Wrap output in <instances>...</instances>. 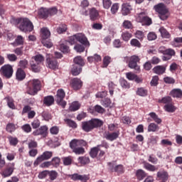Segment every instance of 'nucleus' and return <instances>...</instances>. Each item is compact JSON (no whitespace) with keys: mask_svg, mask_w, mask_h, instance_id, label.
Instances as JSON below:
<instances>
[{"mask_svg":"<svg viewBox=\"0 0 182 182\" xmlns=\"http://www.w3.org/2000/svg\"><path fill=\"white\" fill-rule=\"evenodd\" d=\"M70 148L75 154H85V148L87 146V142L83 139H74L69 143Z\"/></svg>","mask_w":182,"mask_h":182,"instance_id":"f257e3e1","label":"nucleus"},{"mask_svg":"<svg viewBox=\"0 0 182 182\" xmlns=\"http://www.w3.org/2000/svg\"><path fill=\"white\" fill-rule=\"evenodd\" d=\"M42 90V82L39 79H33L28 82L27 93L31 96H35L38 95V92Z\"/></svg>","mask_w":182,"mask_h":182,"instance_id":"f03ea898","label":"nucleus"},{"mask_svg":"<svg viewBox=\"0 0 182 182\" xmlns=\"http://www.w3.org/2000/svg\"><path fill=\"white\" fill-rule=\"evenodd\" d=\"M103 126V122L99 119H92L90 121H85L82 122V129L84 132L89 133L92 132L93 129L97 127H102Z\"/></svg>","mask_w":182,"mask_h":182,"instance_id":"7ed1b4c3","label":"nucleus"},{"mask_svg":"<svg viewBox=\"0 0 182 182\" xmlns=\"http://www.w3.org/2000/svg\"><path fill=\"white\" fill-rule=\"evenodd\" d=\"M18 28L21 32H32L33 31V24L30 19L26 18H20L18 19Z\"/></svg>","mask_w":182,"mask_h":182,"instance_id":"20e7f679","label":"nucleus"},{"mask_svg":"<svg viewBox=\"0 0 182 182\" xmlns=\"http://www.w3.org/2000/svg\"><path fill=\"white\" fill-rule=\"evenodd\" d=\"M154 11L159 14V17L161 21H167L168 19V9L163 3H159L154 6Z\"/></svg>","mask_w":182,"mask_h":182,"instance_id":"39448f33","label":"nucleus"},{"mask_svg":"<svg viewBox=\"0 0 182 182\" xmlns=\"http://www.w3.org/2000/svg\"><path fill=\"white\" fill-rule=\"evenodd\" d=\"M0 75L5 79H11L14 75V67L11 64H6L1 67Z\"/></svg>","mask_w":182,"mask_h":182,"instance_id":"423d86ee","label":"nucleus"},{"mask_svg":"<svg viewBox=\"0 0 182 182\" xmlns=\"http://www.w3.org/2000/svg\"><path fill=\"white\" fill-rule=\"evenodd\" d=\"M136 22H139L140 23H142V25H144L145 26H150L151 23H153V21H151V18L147 16L145 12H141L136 15Z\"/></svg>","mask_w":182,"mask_h":182,"instance_id":"0eeeda50","label":"nucleus"},{"mask_svg":"<svg viewBox=\"0 0 182 182\" xmlns=\"http://www.w3.org/2000/svg\"><path fill=\"white\" fill-rule=\"evenodd\" d=\"M66 96V93L65 92V90L63 89H60L57 91L55 100L60 106H62L63 109L66 107V102L65 100V97Z\"/></svg>","mask_w":182,"mask_h":182,"instance_id":"6e6552de","label":"nucleus"},{"mask_svg":"<svg viewBox=\"0 0 182 182\" xmlns=\"http://www.w3.org/2000/svg\"><path fill=\"white\" fill-rule=\"evenodd\" d=\"M53 156V152L46 151L43 153L42 155L38 156L34 161V166H39L42 161H45V160H49Z\"/></svg>","mask_w":182,"mask_h":182,"instance_id":"1a4fd4ad","label":"nucleus"},{"mask_svg":"<svg viewBox=\"0 0 182 182\" xmlns=\"http://www.w3.org/2000/svg\"><path fill=\"white\" fill-rule=\"evenodd\" d=\"M14 171H15V163H10L2 171L1 176L4 178H6V177H11V174H14Z\"/></svg>","mask_w":182,"mask_h":182,"instance_id":"9d476101","label":"nucleus"},{"mask_svg":"<svg viewBox=\"0 0 182 182\" xmlns=\"http://www.w3.org/2000/svg\"><path fill=\"white\" fill-rule=\"evenodd\" d=\"M140 62V58L137 55H132L130 57L129 63H128L130 69H134L135 70H140V66L137 65V63Z\"/></svg>","mask_w":182,"mask_h":182,"instance_id":"9b49d317","label":"nucleus"},{"mask_svg":"<svg viewBox=\"0 0 182 182\" xmlns=\"http://www.w3.org/2000/svg\"><path fill=\"white\" fill-rule=\"evenodd\" d=\"M46 66L49 69L55 70V69H58L59 68V63H58V60L55 57H48L46 58Z\"/></svg>","mask_w":182,"mask_h":182,"instance_id":"f8f14e48","label":"nucleus"},{"mask_svg":"<svg viewBox=\"0 0 182 182\" xmlns=\"http://www.w3.org/2000/svg\"><path fill=\"white\" fill-rule=\"evenodd\" d=\"M100 147H105V149H108L109 144H107V142H105L102 144L97 145V146L91 149L90 151V157H92V159H95V157H97V154H99V150H100Z\"/></svg>","mask_w":182,"mask_h":182,"instance_id":"ddd939ff","label":"nucleus"},{"mask_svg":"<svg viewBox=\"0 0 182 182\" xmlns=\"http://www.w3.org/2000/svg\"><path fill=\"white\" fill-rule=\"evenodd\" d=\"M48 126L43 125L40 128L36 129L33 132V136H43V137H46L48 136Z\"/></svg>","mask_w":182,"mask_h":182,"instance_id":"4468645a","label":"nucleus"},{"mask_svg":"<svg viewBox=\"0 0 182 182\" xmlns=\"http://www.w3.org/2000/svg\"><path fill=\"white\" fill-rule=\"evenodd\" d=\"M70 86L73 90H80L83 86V82L80 79L75 77L71 80Z\"/></svg>","mask_w":182,"mask_h":182,"instance_id":"2eb2a0df","label":"nucleus"},{"mask_svg":"<svg viewBox=\"0 0 182 182\" xmlns=\"http://www.w3.org/2000/svg\"><path fill=\"white\" fill-rule=\"evenodd\" d=\"M77 42L81 43L84 46H90V43L87 40V37L83 33H76Z\"/></svg>","mask_w":182,"mask_h":182,"instance_id":"dca6fc26","label":"nucleus"},{"mask_svg":"<svg viewBox=\"0 0 182 182\" xmlns=\"http://www.w3.org/2000/svg\"><path fill=\"white\" fill-rule=\"evenodd\" d=\"M164 56H162V60L167 61L170 60L173 56H176V50H174L173 48H168L166 49L165 51H163Z\"/></svg>","mask_w":182,"mask_h":182,"instance_id":"f3484780","label":"nucleus"},{"mask_svg":"<svg viewBox=\"0 0 182 182\" xmlns=\"http://www.w3.org/2000/svg\"><path fill=\"white\" fill-rule=\"evenodd\" d=\"M70 178L73 180V181H87L89 180V177L86 175H79L78 173H74L72 175H69Z\"/></svg>","mask_w":182,"mask_h":182,"instance_id":"a211bd4d","label":"nucleus"},{"mask_svg":"<svg viewBox=\"0 0 182 182\" xmlns=\"http://www.w3.org/2000/svg\"><path fill=\"white\" fill-rule=\"evenodd\" d=\"M132 11V5L129 3H124L122 5V14L124 16H127Z\"/></svg>","mask_w":182,"mask_h":182,"instance_id":"6ab92c4d","label":"nucleus"},{"mask_svg":"<svg viewBox=\"0 0 182 182\" xmlns=\"http://www.w3.org/2000/svg\"><path fill=\"white\" fill-rule=\"evenodd\" d=\"M30 65H31L32 72H34V73H39V72H41V70L42 69V65L38 63H36L33 60H31L30 62Z\"/></svg>","mask_w":182,"mask_h":182,"instance_id":"aec40b11","label":"nucleus"},{"mask_svg":"<svg viewBox=\"0 0 182 182\" xmlns=\"http://www.w3.org/2000/svg\"><path fill=\"white\" fill-rule=\"evenodd\" d=\"M70 72L73 76H78V75L82 73V67L80 65L73 64L72 65Z\"/></svg>","mask_w":182,"mask_h":182,"instance_id":"412c9836","label":"nucleus"},{"mask_svg":"<svg viewBox=\"0 0 182 182\" xmlns=\"http://www.w3.org/2000/svg\"><path fill=\"white\" fill-rule=\"evenodd\" d=\"M90 19L91 21H97V19H99V11L95 8L90 9Z\"/></svg>","mask_w":182,"mask_h":182,"instance_id":"4be33fe9","label":"nucleus"},{"mask_svg":"<svg viewBox=\"0 0 182 182\" xmlns=\"http://www.w3.org/2000/svg\"><path fill=\"white\" fill-rule=\"evenodd\" d=\"M25 77H26V73H25V71L22 70V68H18L16 73V78L17 80L22 81Z\"/></svg>","mask_w":182,"mask_h":182,"instance_id":"5701e85b","label":"nucleus"},{"mask_svg":"<svg viewBox=\"0 0 182 182\" xmlns=\"http://www.w3.org/2000/svg\"><path fill=\"white\" fill-rule=\"evenodd\" d=\"M136 177L137 180L141 181V180H144V178L147 177V173H146L143 169H138L136 171Z\"/></svg>","mask_w":182,"mask_h":182,"instance_id":"b1692460","label":"nucleus"},{"mask_svg":"<svg viewBox=\"0 0 182 182\" xmlns=\"http://www.w3.org/2000/svg\"><path fill=\"white\" fill-rule=\"evenodd\" d=\"M170 96L172 97H176L177 99H181L182 97V90L181 89H173L170 92Z\"/></svg>","mask_w":182,"mask_h":182,"instance_id":"393cba45","label":"nucleus"},{"mask_svg":"<svg viewBox=\"0 0 182 182\" xmlns=\"http://www.w3.org/2000/svg\"><path fill=\"white\" fill-rule=\"evenodd\" d=\"M50 38V31L48 28H41V41H45Z\"/></svg>","mask_w":182,"mask_h":182,"instance_id":"a878e982","label":"nucleus"},{"mask_svg":"<svg viewBox=\"0 0 182 182\" xmlns=\"http://www.w3.org/2000/svg\"><path fill=\"white\" fill-rule=\"evenodd\" d=\"M43 103L46 106H52L55 103V98L52 95L44 97Z\"/></svg>","mask_w":182,"mask_h":182,"instance_id":"bb28decb","label":"nucleus"},{"mask_svg":"<svg viewBox=\"0 0 182 182\" xmlns=\"http://www.w3.org/2000/svg\"><path fill=\"white\" fill-rule=\"evenodd\" d=\"M136 95L141 96V97H146L149 95V91L144 87H139L136 91Z\"/></svg>","mask_w":182,"mask_h":182,"instance_id":"cd10ccee","label":"nucleus"},{"mask_svg":"<svg viewBox=\"0 0 182 182\" xmlns=\"http://www.w3.org/2000/svg\"><path fill=\"white\" fill-rule=\"evenodd\" d=\"M154 73L156 75H163L166 72V67L163 65H158L153 68Z\"/></svg>","mask_w":182,"mask_h":182,"instance_id":"c85d7f7f","label":"nucleus"},{"mask_svg":"<svg viewBox=\"0 0 182 182\" xmlns=\"http://www.w3.org/2000/svg\"><path fill=\"white\" fill-rule=\"evenodd\" d=\"M119 134H120V132H112L111 134H107L105 136V139H107V140H109V141H113L114 140H116V139H117V137H119Z\"/></svg>","mask_w":182,"mask_h":182,"instance_id":"c756f323","label":"nucleus"},{"mask_svg":"<svg viewBox=\"0 0 182 182\" xmlns=\"http://www.w3.org/2000/svg\"><path fill=\"white\" fill-rule=\"evenodd\" d=\"M74 65H77V66H80L83 68L85 66V60L82 58V56H77L73 60Z\"/></svg>","mask_w":182,"mask_h":182,"instance_id":"7c9ffc66","label":"nucleus"},{"mask_svg":"<svg viewBox=\"0 0 182 182\" xmlns=\"http://www.w3.org/2000/svg\"><path fill=\"white\" fill-rule=\"evenodd\" d=\"M144 164V168L147 170L148 171H156L158 170L157 167L154 165H151V164L144 161L143 163Z\"/></svg>","mask_w":182,"mask_h":182,"instance_id":"2f4dec72","label":"nucleus"},{"mask_svg":"<svg viewBox=\"0 0 182 182\" xmlns=\"http://www.w3.org/2000/svg\"><path fill=\"white\" fill-rule=\"evenodd\" d=\"M157 177L162 180V181L166 182L168 180V173L166 171H159L157 173Z\"/></svg>","mask_w":182,"mask_h":182,"instance_id":"473e14b6","label":"nucleus"},{"mask_svg":"<svg viewBox=\"0 0 182 182\" xmlns=\"http://www.w3.org/2000/svg\"><path fill=\"white\" fill-rule=\"evenodd\" d=\"M38 16H40V18L46 19V18H48V9L41 8L38 10Z\"/></svg>","mask_w":182,"mask_h":182,"instance_id":"72a5a7b5","label":"nucleus"},{"mask_svg":"<svg viewBox=\"0 0 182 182\" xmlns=\"http://www.w3.org/2000/svg\"><path fill=\"white\" fill-rule=\"evenodd\" d=\"M80 103L77 101H75L71 103L70 106V112H76V110H79L80 109Z\"/></svg>","mask_w":182,"mask_h":182,"instance_id":"f704fd0d","label":"nucleus"},{"mask_svg":"<svg viewBox=\"0 0 182 182\" xmlns=\"http://www.w3.org/2000/svg\"><path fill=\"white\" fill-rule=\"evenodd\" d=\"M7 139L9 141L10 146H13L14 147H16V146L18 145V143H19V139H18L16 137L9 136L7 137Z\"/></svg>","mask_w":182,"mask_h":182,"instance_id":"c9c22d12","label":"nucleus"},{"mask_svg":"<svg viewBox=\"0 0 182 182\" xmlns=\"http://www.w3.org/2000/svg\"><path fill=\"white\" fill-rule=\"evenodd\" d=\"M16 129H18V127H16V125H15L14 123H9L6 127V132L11 134L14 133Z\"/></svg>","mask_w":182,"mask_h":182,"instance_id":"e433bc0d","label":"nucleus"},{"mask_svg":"<svg viewBox=\"0 0 182 182\" xmlns=\"http://www.w3.org/2000/svg\"><path fill=\"white\" fill-rule=\"evenodd\" d=\"M33 59L34 60L33 62L38 63L39 65H42L45 60V58L41 54H38L33 57Z\"/></svg>","mask_w":182,"mask_h":182,"instance_id":"4c0bfd02","label":"nucleus"},{"mask_svg":"<svg viewBox=\"0 0 182 182\" xmlns=\"http://www.w3.org/2000/svg\"><path fill=\"white\" fill-rule=\"evenodd\" d=\"M164 109H165L166 112H168V113H174L176 108L173 105V102H171L170 104L165 105Z\"/></svg>","mask_w":182,"mask_h":182,"instance_id":"58836bf2","label":"nucleus"},{"mask_svg":"<svg viewBox=\"0 0 182 182\" xmlns=\"http://www.w3.org/2000/svg\"><path fill=\"white\" fill-rule=\"evenodd\" d=\"M159 103H164V105H170V103H173V99L171 97L167 96L164 97L161 100H159Z\"/></svg>","mask_w":182,"mask_h":182,"instance_id":"ea45409f","label":"nucleus"},{"mask_svg":"<svg viewBox=\"0 0 182 182\" xmlns=\"http://www.w3.org/2000/svg\"><path fill=\"white\" fill-rule=\"evenodd\" d=\"M78 161L80 164H83L85 166V164H89L90 163V159H89L88 156H80L78 158Z\"/></svg>","mask_w":182,"mask_h":182,"instance_id":"a19ab883","label":"nucleus"},{"mask_svg":"<svg viewBox=\"0 0 182 182\" xmlns=\"http://www.w3.org/2000/svg\"><path fill=\"white\" fill-rule=\"evenodd\" d=\"M149 116L153 119L155 123H157V124H160L161 123V119H160L155 112L149 113Z\"/></svg>","mask_w":182,"mask_h":182,"instance_id":"79ce46f5","label":"nucleus"},{"mask_svg":"<svg viewBox=\"0 0 182 182\" xmlns=\"http://www.w3.org/2000/svg\"><path fill=\"white\" fill-rule=\"evenodd\" d=\"M50 163L51 166H53V167H59V166H60V158L55 156L52 159Z\"/></svg>","mask_w":182,"mask_h":182,"instance_id":"37998d69","label":"nucleus"},{"mask_svg":"<svg viewBox=\"0 0 182 182\" xmlns=\"http://www.w3.org/2000/svg\"><path fill=\"white\" fill-rule=\"evenodd\" d=\"M64 122H65L69 127H72V129H76L77 127V124L70 119H65Z\"/></svg>","mask_w":182,"mask_h":182,"instance_id":"c03bdc74","label":"nucleus"},{"mask_svg":"<svg viewBox=\"0 0 182 182\" xmlns=\"http://www.w3.org/2000/svg\"><path fill=\"white\" fill-rule=\"evenodd\" d=\"M6 59L9 62H16L18 60V56L14 53L6 54Z\"/></svg>","mask_w":182,"mask_h":182,"instance_id":"a18cd8bd","label":"nucleus"},{"mask_svg":"<svg viewBox=\"0 0 182 182\" xmlns=\"http://www.w3.org/2000/svg\"><path fill=\"white\" fill-rule=\"evenodd\" d=\"M114 171L117 173V174H123L124 173V166L122 164L117 165L114 166Z\"/></svg>","mask_w":182,"mask_h":182,"instance_id":"49530a36","label":"nucleus"},{"mask_svg":"<svg viewBox=\"0 0 182 182\" xmlns=\"http://www.w3.org/2000/svg\"><path fill=\"white\" fill-rule=\"evenodd\" d=\"M159 32L161 33L162 38H165L166 39H168L170 38V33H168V31H167V30H166V28L161 27L159 29Z\"/></svg>","mask_w":182,"mask_h":182,"instance_id":"de8ad7c7","label":"nucleus"},{"mask_svg":"<svg viewBox=\"0 0 182 182\" xmlns=\"http://www.w3.org/2000/svg\"><path fill=\"white\" fill-rule=\"evenodd\" d=\"M132 36L133 35L127 31L122 33V38L124 42H129Z\"/></svg>","mask_w":182,"mask_h":182,"instance_id":"09e8293b","label":"nucleus"},{"mask_svg":"<svg viewBox=\"0 0 182 182\" xmlns=\"http://www.w3.org/2000/svg\"><path fill=\"white\" fill-rule=\"evenodd\" d=\"M159 125L156 124L155 123H151L149 126H148V132H157V130H159Z\"/></svg>","mask_w":182,"mask_h":182,"instance_id":"8fccbe9b","label":"nucleus"},{"mask_svg":"<svg viewBox=\"0 0 182 182\" xmlns=\"http://www.w3.org/2000/svg\"><path fill=\"white\" fill-rule=\"evenodd\" d=\"M119 82L123 89H130V83H129L127 80L122 78L120 79Z\"/></svg>","mask_w":182,"mask_h":182,"instance_id":"3c124183","label":"nucleus"},{"mask_svg":"<svg viewBox=\"0 0 182 182\" xmlns=\"http://www.w3.org/2000/svg\"><path fill=\"white\" fill-rule=\"evenodd\" d=\"M13 52L15 53L16 56H23V47L16 48Z\"/></svg>","mask_w":182,"mask_h":182,"instance_id":"603ef678","label":"nucleus"},{"mask_svg":"<svg viewBox=\"0 0 182 182\" xmlns=\"http://www.w3.org/2000/svg\"><path fill=\"white\" fill-rule=\"evenodd\" d=\"M23 44V37H22V36H18L15 39L14 45H15L16 46H19Z\"/></svg>","mask_w":182,"mask_h":182,"instance_id":"864d4df0","label":"nucleus"},{"mask_svg":"<svg viewBox=\"0 0 182 182\" xmlns=\"http://www.w3.org/2000/svg\"><path fill=\"white\" fill-rule=\"evenodd\" d=\"M130 45L135 48H141V43H140V41L136 38H133L130 41Z\"/></svg>","mask_w":182,"mask_h":182,"instance_id":"5fc2aeb1","label":"nucleus"},{"mask_svg":"<svg viewBox=\"0 0 182 182\" xmlns=\"http://www.w3.org/2000/svg\"><path fill=\"white\" fill-rule=\"evenodd\" d=\"M63 161L64 166H70V164H72V161H73V159H72V156H66L63 158Z\"/></svg>","mask_w":182,"mask_h":182,"instance_id":"6e6d98bb","label":"nucleus"},{"mask_svg":"<svg viewBox=\"0 0 182 182\" xmlns=\"http://www.w3.org/2000/svg\"><path fill=\"white\" fill-rule=\"evenodd\" d=\"M135 38L139 39V41H143L144 39V32L138 30L135 33Z\"/></svg>","mask_w":182,"mask_h":182,"instance_id":"4d7b16f0","label":"nucleus"},{"mask_svg":"<svg viewBox=\"0 0 182 182\" xmlns=\"http://www.w3.org/2000/svg\"><path fill=\"white\" fill-rule=\"evenodd\" d=\"M68 31V26L65 24H62L59 27L57 28L58 33H65Z\"/></svg>","mask_w":182,"mask_h":182,"instance_id":"13d9d810","label":"nucleus"},{"mask_svg":"<svg viewBox=\"0 0 182 182\" xmlns=\"http://www.w3.org/2000/svg\"><path fill=\"white\" fill-rule=\"evenodd\" d=\"M48 176L50 177V180H51V181H53L54 180H56V178H58V172H56V171H48Z\"/></svg>","mask_w":182,"mask_h":182,"instance_id":"bf43d9fd","label":"nucleus"},{"mask_svg":"<svg viewBox=\"0 0 182 182\" xmlns=\"http://www.w3.org/2000/svg\"><path fill=\"white\" fill-rule=\"evenodd\" d=\"M41 43L43 46H46V48H52V46H53V43H52V41H50L49 38L46 40H41Z\"/></svg>","mask_w":182,"mask_h":182,"instance_id":"052dcab7","label":"nucleus"},{"mask_svg":"<svg viewBox=\"0 0 182 182\" xmlns=\"http://www.w3.org/2000/svg\"><path fill=\"white\" fill-rule=\"evenodd\" d=\"M74 49L78 53H82V52H85V46H83V44H76L74 46Z\"/></svg>","mask_w":182,"mask_h":182,"instance_id":"680f3d73","label":"nucleus"},{"mask_svg":"<svg viewBox=\"0 0 182 182\" xmlns=\"http://www.w3.org/2000/svg\"><path fill=\"white\" fill-rule=\"evenodd\" d=\"M112 62V58L109 56H105L103 58V66L102 68H107L109 66V64Z\"/></svg>","mask_w":182,"mask_h":182,"instance_id":"e2e57ef3","label":"nucleus"},{"mask_svg":"<svg viewBox=\"0 0 182 182\" xmlns=\"http://www.w3.org/2000/svg\"><path fill=\"white\" fill-rule=\"evenodd\" d=\"M7 105L10 109H12L13 110L16 109V107L15 106V103H14V99L11 97L7 98Z\"/></svg>","mask_w":182,"mask_h":182,"instance_id":"0e129e2a","label":"nucleus"},{"mask_svg":"<svg viewBox=\"0 0 182 182\" xmlns=\"http://www.w3.org/2000/svg\"><path fill=\"white\" fill-rule=\"evenodd\" d=\"M21 129L24 131L25 133H31L32 132V127L29 124H26L21 127Z\"/></svg>","mask_w":182,"mask_h":182,"instance_id":"69168bd1","label":"nucleus"},{"mask_svg":"<svg viewBox=\"0 0 182 182\" xmlns=\"http://www.w3.org/2000/svg\"><path fill=\"white\" fill-rule=\"evenodd\" d=\"M48 16H53V15H56V14H58V8L52 7V8L48 9Z\"/></svg>","mask_w":182,"mask_h":182,"instance_id":"338daca9","label":"nucleus"},{"mask_svg":"<svg viewBox=\"0 0 182 182\" xmlns=\"http://www.w3.org/2000/svg\"><path fill=\"white\" fill-rule=\"evenodd\" d=\"M159 136H151L149 138V142L151 144L156 145L157 144V141H159Z\"/></svg>","mask_w":182,"mask_h":182,"instance_id":"774afa93","label":"nucleus"}]
</instances>
